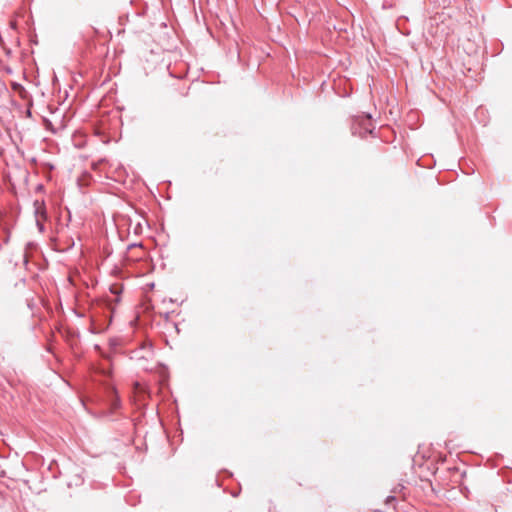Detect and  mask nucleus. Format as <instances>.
Returning a JSON list of instances; mask_svg holds the SVG:
<instances>
[{
    "instance_id": "1",
    "label": "nucleus",
    "mask_w": 512,
    "mask_h": 512,
    "mask_svg": "<svg viewBox=\"0 0 512 512\" xmlns=\"http://www.w3.org/2000/svg\"><path fill=\"white\" fill-rule=\"evenodd\" d=\"M154 351L150 343H143L138 349L131 352V359L141 363L153 357Z\"/></svg>"
},
{
    "instance_id": "2",
    "label": "nucleus",
    "mask_w": 512,
    "mask_h": 512,
    "mask_svg": "<svg viewBox=\"0 0 512 512\" xmlns=\"http://www.w3.org/2000/svg\"><path fill=\"white\" fill-rule=\"evenodd\" d=\"M353 125L359 128H367L372 125V116L368 113H361L353 116Z\"/></svg>"
},
{
    "instance_id": "3",
    "label": "nucleus",
    "mask_w": 512,
    "mask_h": 512,
    "mask_svg": "<svg viewBox=\"0 0 512 512\" xmlns=\"http://www.w3.org/2000/svg\"><path fill=\"white\" fill-rule=\"evenodd\" d=\"M33 205H34L35 218L36 219H38V218L46 219L47 213H46V208H45L44 202L35 200Z\"/></svg>"
},
{
    "instance_id": "4",
    "label": "nucleus",
    "mask_w": 512,
    "mask_h": 512,
    "mask_svg": "<svg viewBox=\"0 0 512 512\" xmlns=\"http://www.w3.org/2000/svg\"><path fill=\"white\" fill-rule=\"evenodd\" d=\"M359 131H360L359 136L362 138H366L367 135H371L372 137L377 136V134L375 133L377 130H373V129L364 130L363 133H362V130H359Z\"/></svg>"
},
{
    "instance_id": "5",
    "label": "nucleus",
    "mask_w": 512,
    "mask_h": 512,
    "mask_svg": "<svg viewBox=\"0 0 512 512\" xmlns=\"http://www.w3.org/2000/svg\"><path fill=\"white\" fill-rule=\"evenodd\" d=\"M9 130H3V132L0 131V140L3 142H7L11 139V136L8 134Z\"/></svg>"
},
{
    "instance_id": "6",
    "label": "nucleus",
    "mask_w": 512,
    "mask_h": 512,
    "mask_svg": "<svg viewBox=\"0 0 512 512\" xmlns=\"http://www.w3.org/2000/svg\"><path fill=\"white\" fill-rule=\"evenodd\" d=\"M46 219H43V218H38L36 219V225L39 229L40 232H43L44 231V224H43V221H45Z\"/></svg>"
},
{
    "instance_id": "7",
    "label": "nucleus",
    "mask_w": 512,
    "mask_h": 512,
    "mask_svg": "<svg viewBox=\"0 0 512 512\" xmlns=\"http://www.w3.org/2000/svg\"><path fill=\"white\" fill-rule=\"evenodd\" d=\"M394 499H395V498H394L393 496H389V497L387 498V501L394 500Z\"/></svg>"
},
{
    "instance_id": "8",
    "label": "nucleus",
    "mask_w": 512,
    "mask_h": 512,
    "mask_svg": "<svg viewBox=\"0 0 512 512\" xmlns=\"http://www.w3.org/2000/svg\"><path fill=\"white\" fill-rule=\"evenodd\" d=\"M94 131L96 132V135H100L101 130L95 129Z\"/></svg>"
},
{
    "instance_id": "9",
    "label": "nucleus",
    "mask_w": 512,
    "mask_h": 512,
    "mask_svg": "<svg viewBox=\"0 0 512 512\" xmlns=\"http://www.w3.org/2000/svg\"><path fill=\"white\" fill-rule=\"evenodd\" d=\"M140 365H141V367H142L143 369H145V370H148V369H149V368H148L147 366H145V365H142V364H140Z\"/></svg>"
},
{
    "instance_id": "10",
    "label": "nucleus",
    "mask_w": 512,
    "mask_h": 512,
    "mask_svg": "<svg viewBox=\"0 0 512 512\" xmlns=\"http://www.w3.org/2000/svg\"><path fill=\"white\" fill-rule=\"evenodd\" d=\"M0 149H2V147L0 146Z\"/></svg>"
}]
</instances>
